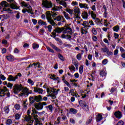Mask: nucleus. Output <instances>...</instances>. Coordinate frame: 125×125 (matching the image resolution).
<instances>
[{"label": "nucleus", "instance_id": "obj_1", "mask_svg": "<svg viewBox=\"0 0 125 125\" xmlns=\"http://www.w3.org/2000/svg\"><path fill=\"white\" fill-rule=\"evenodd\" d=\"M46 90L48 94L47 96H51V97H52L53 99H55V98H56V95L58 94V91L60 90H56V89L49 87L47 88Z\"/></svg>", "mask_w": 125, "mask_h": 125}, {"label": "nucleus", "instance_id": "obj_2", "mask_svg": "<svg viewBox=\"0 0 125 125\" xmlns=\"http://www.w3.org/2000/svg\"><path fill=\"white\" fill-rule=\"evenodd\" d=\"M42 8H52V2L49 0H42Z\"/></svg>", "mask_w": 125, "mask_h": 125}, {"label": "nucleus", "instance_id": "obj_3", "mask_svg": "<svg viewBox=\"0 0 125 125\" xmlns=\"http://www.w3.org/2000/svg\"><path fill=\"white\" fill-rule=\"evenodd\" d=\"M46 18L48 23H49L52 26H55V22L52 19V14L50 13V11H47L46 12Z\"/></svg>", "mask_w": 125, "mask_h": 125}, {"label": "nucleus", "instance_id": "obj_4", "mask_svg": "<svg viewBox=\"0 0 125 125\" xmlns=\"http://www.w3.org/2000/svg\"><path fill=\"white\" fill-rule=\"evenodd\" d=\"M21 6L23 8H25L26 11L28 13H32V7L28 3L25 2V1H22L21 2Z\"/></svg>", "mask_w": 125, "mask_h": 125}, {"label": "nucleus", "instance_id": "obj_5", "mask_svg": "<svg viewBox=\"0 0 125 125\" xmlns=\"http://www.w3.org/2000/svg\"><path fill=\"white\" fill-rule=\"evenodd\" d=\"M0 5L2 7H4L3 8V11H7V12H8V13H11L12 11H11V10H10V9L5 8V7H8V6H9V4H8V3H7V2H6L5 1H2L0 3Z\"/></svg>", "mask_w": 125, "mask_h": 125}, {"label": "nucleus", "instance_id": "obj_6", "mask_svg": "<svg viewBox=\"0 0 125 125\" xmlns=\"http://www.w3.org/2000/svg\"><path fill=\"white\" fill-rule=\"evenodd\" d=\"M23 86H22V84H15L13 86V91L15 94H17V93L20 92L21 90L22 89Z\"/></svg>", "mask_w": 125, "mask_h": 125}, {"label": "nucleus", "instance_id": "obj_7", "mask_svg": "<svg viewBox=\"0 0 125 125\" xmlns=\"http://www.w3.org/2000/svg\"><path fill=\"white\" fill-rule=\"evenodd\" d=\"M73 17L76 19H79L81 18L80 16H81V11L80 8L78 7H76L73 9Z\"/></svg>", "mask_w": 125, "mask_h": 125}, {"label": "nucleus", "instance_id": "obj_8", "mask_svg": "<svg viewBox=\"0 0 125 125\" xmlns=\"http://www.w3.org/2000/svg\"><path fill=\"white\" fill-rule=\"evenodd\" d=\"M24 120L27 122V125H33L34 120L32 118V116L26 115L24 117Z\"/></svg>", "mask_w": 125, "mask_h": 125}, {"label": "nucleus", "instance_id": "obj_9", "mask_svg": "<svg viewBox=\"0 0 125 125\" xmlns=\"http://www.w3.org/2000/svg\"><path fill=\"white\" fill-rule=\"evenodd\" d=\"M46 105H47V104L45 102H42V103H36L35 104V107L37 110H42L43 109V106H46Z\"/></svg>", "mask_w": 125, "mask_h": 125}, {"label": "nucleus", "instance_id": "obj_10", "mask_svg": "<svg viewBox=\"0 0 125 125\" xmlns=\"http://www.w3.org/2000/svg\"><path fill=\"white\" fill-rule=\"evenodd\" d=\"M100 76H98V79L99 82H102V81H104V80L105 79L104 77L105 76H106V75H107V74L103 70L100 72Z\"/></svg>", "mask_w": 125, "mask_h": 125}, {"label": "nucleus", "instance_id": "obj_11", "mask_svg": "<svg viewBox=\"0 0 125 125\" xmlns=\"http://www.w3.org/2000/svg\"><path fill=\"white\" fill-rule=\"evenodd\" d=\"M6 92H8V89L5 86H3L0 88V96H4Z\"/></svg>", "mask_w": 125, "mask_h": 125}, {"label": "nucleus", "instance_id": "obj_12", "mask_svg": "<svg viewBox=\"0 0 125 125\" xmlns=\"http://www.w3.org/2000/svg\"><path fill=\"white\" fill-rule=\"evenodd\" d=\"M63 33L64 34H70V35H72L73 30L72 28H70L69 26H65L63 27Z\"/></svg>", "mask_w": 125, "mask_h": 125}, {"label": "nucleus", "instance_id": "obj_13", "mask_svg": "<svg viewBox=\"0 0 125 125\" xmlns=\"http://www.w3.org/2000/svg\"><path fill=\"white\" fill-rule=\"evenodd\" d=\"M88 14L89 15H91L92 19H94V20H96L97 22H100V21L99 20V19L96 18V14L93 12L92 11H88Z\"/></svg>", "mask_w": 125, "mask_h": 125}, {"label": "nucleus", "instance_id": "obj_14", "mask_svg": "<svg viewBox=\"0 0 125 125\" xmlns=\"http://www.w3.org/2000/svg\"><path fill=\"white\" fill-rule=\"evenodd\" d=\"M29 94V89L27 87L23 88L22 87V90L21 92L20 95L21 96H24V95H28Z\"/></svg>", "mask_w": 125, "mask_h": 125}, {"label": "nucleus", "instance_id": "obj_15", "mask_svg": "<svg viewBox=\"0 0 125 125\" xmlns=\"http://www.w3.org/2000/svg\"><path fill=\"white\" fill-rule=\"evenodd\" d=\"M32 112H33V114H32V116L33 117L34 120H35V122H39V118H38V115H37L36 114H38L39 112L36 111L35 109H33L32 110Z\"/></svg>", "mask_w": 125, "mask_h": 125}, {"label": "nucleus", "instance_id": "obj_16", "mask_svg": "<svg viewBox=\"0 0 125 125\" xmlns=\"http://www.w3.org/2000/svg\"><path fill=\"white\" fill-rule=\"evenodd\" d=\"M54 21L56 20L57 21H60L61 22H62L63 23L65 22V19L64 18V17L61 16H58L55 17V18H54Z\"/></svg>", "mask_w": 125, "mask_h": 125}, {"label": "nucleus", "instance_id": "obj_17", "mask_svg": "<svg viewBox=\"0 0 125 125\" xmlns=\"http://www.w3.org/2000/svg\"><path fill=\"white\" fill-rule=\"evenodd\" d=\"M17 79V76L13 77L12 75H9V77L8 78V81H9V82H15V81H16Z\"/></svg>", "mask_w": 125, "mask_h": 125}, {"label": "nucleus", "instance_id": "obj_18", "mask_svg": "<svg viewBox=\"0 0 125 125\" xmlns=\"http://www.w3.org/2000/svg\"><path fill=\"white\" fill-rule=\"evenodd\" d=\"M35 92H38L39 94H42L43 93V90L41 88H37V87H34Z\"/></svg>", "mask_w": 125, "mask_h": 125}, {"label": "nucleus", "instance_id": "obj_19", "mask_svg": "<svg viewBox=\"0 0 125 125\" xmlns=\"http://www.w3.org/2000/svg\"><path fill=\"white\" fill-rule=\"evenodd\" d=\"M82 17L84 20H87L88 19V14L87 12L84 11L82 14Z\"/></svg>", "mask_w": 125, "mask_h": 125}, {"label": "nucleus", "instance_id": "obj_20", "mask_svg": "<svg viewBox=\"0 0 125 125\" xmlns=\"http://www.w3.org/2000/svg\"><path fill=\"white\" fill-rule=\"evenodd\" d=\"M64 27H57L55 30H54V32H55V33H58V34H60L61 33H62Z\"/></svg>", "mask_w": 125, "mask_h": 125}, {"label": "nucleus", "instance_id": "obj_21", "mask_svg": "<svg viewBox=\"0 0 125 125\" xmlns=\"http://www.w3.org/2000/svg\"><path fill=\"white\" fill-rule=\"evenodd\" d=\"M114 115L115 116L116 118L117 119H121L122 117H123V115L122 114V112L120 111H116L114 113Z\"/></svg>", "mask_w": 125, "mask_h": 125}, {"label": "nucleus", "instance_id": "obj_22", "mask_svg": "<svg viewBox=\"0 0 125 125\" xmlns=\"http://www.w3.org/2000/svg\"><path fill=\"white\" fill-rule=\"evenodd\" d=\"M79 6L81 8H84L85 9H88V5L85 3H80Z\"/></svg>", "mask_w": 125, "mask_h": 125}, {"label": "nucleus", "instance_id": "obj_23", "mask_svg": "<svg viewBox=\"0 0 125 125\" xmlns=\"http://www.w3.org/2000/svg\"><path fill=\"white\" fill-rule=\"evenodd\" d=\"M10 6L12 9H19V7H17L16 2L11 3Z\"/></svg>", "mask_w": 125, "mask_h": 125}, {"label": "nucleus", "instance_id": "obj_24", "mask_svg": "<svg viewBox=\"0 0 125 125\" xmlns=\"http://www.w3.org/2000/svg\"><path fill=\"white\" fill-rule=\"evenodd\" d=\"M34 100L36 101V102H40V101H42V96L39 95L38 96H34Z\"/></svg>", "mask_w": 125, "mask_h": 125}, {"label": "nucleus", "instance_id": "obj_25", "mask_svg": "<svg viewBox=\"0 0 125 125\" xmlns=\"http://www.w3.org/2000/svg\"><path fill=\"white\" fill-rule=\"evenodd\" d=\"M103 119V117L100 114H98L96 117V120L97 122H99Z\"/></svg>", "mask_w": 125, "mask_h": 125}, {"label": "nucleus", "instance_id": "obj_26", "mask_svg": "<svg viewBox=\"0 0 125 125\" xmlns=\"http://www.w3.org/2000/svg\"><path fill=\"white\" fill-rule=\"evenodd\" d=\"M62 7L61 6H57L56 5H54V7L52 8V10H53L54 11H58V10L62 9Z\"/></svg>", "mask_w": 125, "mask_h": 125}, {"label": "nucleus", "instance_id": "obj_27", "mask_svg": "<svg viewBox=\"0 0 125 125\" xmlns=\"http://www.w3.org/2000/svg\"><path fill=\"white\" fill-rule=\"evenodd\" d=\"M51 80H53V81H58V83H59V77L55 76V75H52L50 77Z\"/></svg>", "mask_w": 125, "mask_h": 125}, {"label": "nucleus", "instance_id": "obj_28", "mask_svg": "<svg viewBox=\"0 0 125 125\" xmlns=\"http://www.w3.org/2000/svg\"><path fill=\"white\" fill-rule=\"evenodd\" d=\"M38 24L39 25H42V26H46V25H47L46 22L43 21L42 20H39L38 21Z\"/></svg>", "mask_w": 125, "mask_h": 125}, {"label": "nucleus", "instance_id": "obj_29", "mask_svg": "<svg viewBox=\"0 0 125 125\" xmlns=\"http://www.w3.org/2000/svg\"><path fill=\"white\" fill-rule=\"evenodd\" d=\"M69 111L70 112L71 114H73L74 115H76L77 113H78V110L74 108H71L69 109Z\"/></svg>", "mask_w": 125, "mask_h": 125}, {"label": "nucleus", "instance_id": "obj_30", "mask_svg": "<svg viewBox=\"0 0 125 125\" xmlns=\"http://www.w3.org/2000/svg\"><path fill=\"white\" fill-rule=\"evenodd\" d=\"M6 58L8 61H14V57L12 56H6Z\"/></svg>", "mask_w": 125, "mask_h": 125}, {"label": "nucleus", "instance_id": "obj_31", "mask_svg": "<svg viewBox=\"0 0 125 125\" xmlns=\"http://www.w3.org/2000/svg\"><path fill=\"white\" fill-rule=\"evenodd\" d=\"M113 30L114 32H116V33H118V32L120 31V26L119 25H116L113 27Z\"/></svg>", "mask_w": 125, "mask_h": 125}, {"label": "nucleus", "instance_id": "obj_32", "mask_svg": "<svg viewBox=\"0 0 125 125\" xmlns=\"http://www.w3.org/2000/svg\"><path fill=\"white\" fill-rule=\"evenodd\" d=\"M66 11L68 12L71 16L74 15V10H72L71 9H66Z\"/></svg>", "mask_w": 125, "mask_h": 125}, {"label": "nucleus", "instance_id": "obj_33", "mask_svg": "<svg viewBox=\"0 0 125 125\" xmlns=\"http://www.w3.org/2000/svg\"><path fill=\"white\" fill-rule=\"evenodd\" d=\"M46 109L47 110H49L50 112H52V110H53V107L52 106V105H49L48 106H46Z\"/></svg>", "mask_w": 125, "mask_h": 125}, {"label": "nucleus", "instance_id": "obj_34", "mask_svg": "<svg viewBox=\"0 0 125 125\" xmlns=\"http://www.w3.org/2000/svg\"><path fill=\"white\" fill-rule=\"evenodd\" d=\"M87 33V30L85 29V27H83L81 29V34H82V35H84V34H86Z\"/></svg>", "mask_w": 125, "mask_h": 125}, {"label": "nucleus", "instance_id": "obj_35", "mask_svg": "<svg viewBox=\"0 0 125 125\" xmlns=\"http://www.w3.org/2000/svg\"><path fill=\"white\" fill-rule=\"evenodd\" d=\"M60 5H62L64 7H67V3L65 1H61L60 2Z\"/></svg>", "mask_w": 125, "mask_h": 125}, {"label": "nucleus", "instance_id": "obj_36", "mask_svg": "<svg viewBox=\"0 0 125 125\" xmlns=\"http://www.w3.org/2000/svg\"><path fill=\"white\" fill-rule=\"evenodd\" d=\"M29 101H30V103H31V104H33V103H35V98L34 97H29Z\"/></svg>", "mask_w": 125, "mask_h": 125}, {"label": "nucleus", "instance_id": "obj_37", "mask_svg": "<svg viewBox=\"0 0 125 125\" xmlns=\"http://www.w3.org/2000/svg\"><path fill=\"white\" fill-rule=\"evenodd\" d=\"M4 112H5V114H8L9 113V107L8 106L4 107Z\"/></svg>", "mask_w": 125, "mask_h": 125}, {"label": "nucleus", "instance_id": "obj_38", "mask_svg": "<svg viewBox=\"0 0 125 125\" xmlns=\"http://www.w3.org/2000/svg\"><path fill=\"white\" fill-rule=\"evenodd\" d=\"M20 118H21V114L19 113H17L15 115V119L16 120H20Z\"/></svg>", "mask_w": 125, "mask_h": 125}, {"label": "nucleus", "instance_id": "obj_39", "mask_svg": "<svg viewBox=\"0 0 125 125\" xmlns=\"http://www.w3.org/2000/svg\"><path fill=\"white\" fill-rule=\"evenodd\" d=\"M63 15L65 18L67 19V20H69V19H70V17H69V14L66 13L65 12H63Z\"/></svg>", "mask_w": 125, "mask_h": 125}, {"label": "nucleus", "instance_id": "obj_40", "mask_svg": "<svg viewBox=\"0 0 125 125\" xmlns=\"http://www.w3.org/2000/svg\"><path fill=\"white\" fill-rule=\"evenodd\" d=\"M58 56L59 59H60V60H62V61H64L65 60V59L64 58L63 56L61 55V54H58Z\"/></svg>", "mask_w": 125, "mask_h": 125}, {"label": "nucleus", "instance_id": "obj_41", "mask_svg": "<svg viewBox=\"0 0 125 125\" xmlns=\"http://www.w3.org/2000/svg\"><path fill=\"white\" fill-rule=\"evenodd\" d=\"M12 124V120L11 119H9L6 121V125H9Z\"/></svg>", "mask_w": 125, "mask_h": 125}, {"label": "nucleus", "instance_id": "obj_42", "mask_svg": "<svg viewBox=\"0 0 125 125\" xmlns=\"http://www.w3.org/2000/svg\"><path fill=\"white\" fill-rule=\"evenodd\" d=\"M39 47H40V45H39V44H37L35 43L33 44V49H36V48H39Z\"/></svg>", "mask_w": 125, "mask_h": 125}, {"label": "nucleus", "instance_id": "obj_43", "mask_svg": "<svg viewBox=\"0 0 125 125\" xmlns=\"http://www.w3.org/2000/svg\"><path fill=\"white\" fill-rule=\"evenodd\" d=\"M28 83H29V84H31V85H34V81L33 80H31V79H28L27 81Z\"/></svg>", "mask_w": 125, "mask_h": 125}, {"label": "nucleus", "instance_id": "obj_44", "mask_svg": "<svg viewBox=\"0 0 125 125\" xmlns=\"http://www.w3.org/2000/svg\"><path fill=\"white\" fill-rule=\"evenodd\" d=\"M83 66L81 65L79 67V73L80 74H83Z\"/></svg>", "mask_w": 125, "mask_h": 125}, {"label": "nucleus", "instance_id": "obj_45", "mask_svg": "<svg viewBox=\"0 0 125 125\" xmlns=\"http://www.w3.org/2000/svg\"><path fill=\"white\" fill-rule=\"evenodd\" d=\"M92 122V117H89V119L86 122V125H88Z\"/></svg>", "mask_w": 125, "mask_h": 125}, {"label": "nucleus", "instance_id": "obj_46", "mask_svg": "<svg viewBox=\"0 0 125 125\" xmlns=\"http://www.w3.org/2000/svg\"><path fill=\"white\" fill-rule=\"evenodd\" d=\"M46 47L49 52H51V53H54V51L53 50V49H51L48 46H46Z\"/></svg>", "mask_w": 125, "mask_h": 125}, {"label": "nucleus", "instance_id": "obj_47", "mask_svg": "<svg viewBox=\"0 0 125 125\" xmlns=\"http://www.w3.org/2000/svg\"><path fill=\"white\" fill-rule=\"evenodd\" d=\"M79 104H80V106H81V107H83L86 104H85V102L84 101L81 100L79 102Z\"/></svg>", "mask_w": 125, "mask_h": 125}, {"label": "nucleus", "instance_id": "obj_48", "mask_svg": "<svg viewBox=\"0 0 125 125\" xmlns=\"http://www.w3.org/2000/svg\"><path fill=\"white\" fill-rule=\"evenodd\" d=\"M14 108L16 110H20V104H15Z\"/></svg>", "mask_w": 125, "mask_h": 125}, {"label": "nucleus", "instance_id": "obj_49", "mask_svg": "<svg viewBox=\"0 0 125 125\" xmlns=\"http://www.w3.org/2000/svg\"><path fill=\"white\" fill-rule=\"evenodd\" d=\"M68 68L70 71H74V72L76 71V68H75V66H74V65H71V66H69Z\"/></svg>", "mask_w": 125, "mask_h": 125}, {"label": "nucleus", "instance_id": "obj_50", "mask_svg": "<svg viewBox=\"0 0 125 125\" xmlns=\"http://www.w3.org/2000/svg\"><path fill=\"white\" fill-rule=\"evenodd\" d=\"M84 111H87L88 110V106L85 104L83 106H82Z\"/></svg>", "mask_w": 125, "mask_h": 125}, {"label": "nucleus", "instance_id": "obj_51", "mask_svg": "<svg viewBox=\"0 0 125 125\" xmlns=\"http://www.w3.org/2000/svg\"><path fill=\"white\" fill-rule=\"evenodd\" d=\"M61 119V117H58L57 121L55 122V125H59L60 124V119Z\"/></svg>", "mask_w": 125, "mask_h": 125}, {"label": "nucleus", "instance_id": "obj_52", "mask_svg": "<svg viewBox=\"0 0 125 125\" xmlns=\"http://www.w3.org/2000/svg\"><path fill=\"white\" fill-rule=\"evenodd\" d=\"M78 60H82V54L79 53L76 56Z\"/></svg>", "mask_w": 125, "mask_h": 125}, {"label": "nucleus", "instance_id": "obj_53", "mask_svg": "<svg viewBox=\"0 0 125 125\" xmlns=\"http://www.w3.org/2000/svg\"><path fill=\"white\" fill-rule=\"evenodd\" d=\"M82 25H83V26H84V27H85V28H87V25H88V22H87V21H84L83 22V23L82 24Z\"/></svg>", "mask_w": 125, "mask_h": 125}, {"label": "nucleus", "instance_id": "obj_54", "mask_svg": "<svg viewBox=\"0 0 125 125\" xmlns=\"http://www.w3.org/2000/svg\"><path fill=\"white\" fill-rule=\"evenodd\" d=\"M92 32L93 35H97V31H96V29L94 28H92Z\"/></svg>", "mask_w": 125, "mask_h": 125}, {"label": "nucleus", "instance_id": "obj_55", "mask_svg": "<svg viewBox=\"0 0 125 125\" xmlns=\"http://www.w3.org/2000/svg\"><path fill=\"white\" fill-rule=\"evenodd\" d=\"M51 37H52V38H56V32H55V31H54V30L51 33Z\"/></svg>", "mask_w": 125, "mask_h": 125}, {"label": "nucleus", "instance_id": "obj_56", "mask_svg": "<svg viewBox=\"0 0 125 125\" xmlns=\"http://www.w3.org/2000/svg\"><path fill=\"white\" fill-rule=\"evenodd\" d=\"M63 83H65V84L67 85V86H68V87H71V85L67 81L64 80Z\"/></svg>", "mask_w": 125, "mask_h": 125}, {"label": "nucleus", "instance_id": "obj_57", "mask_svg": "<svg viewBox=\"0 0 125 125\" xmlns=\"http://www.w3.org/2000/svg\"><path fill=\"white\" fill-rule=\"evenodd\" d=\"M109 49L107 48V47L105 46L104 48H102L101 49L102 50H103V52H106Z\"/></svg>", "mask_w": 125, "mask_h": 125}, {"label": "nucleus", "instance_id": "obj_58", "mask_svg": "<svg viewBox=\"0 0 125 125\" xmlns=\"http://www.w3.org/2000/svg\"><path fill=\"white\" fill-rule=\"evenodd\" d=\"M69 93L71 94L72 96H75V92L74 91V89H70Z\"/></svg>", "mask_w": 125, "mask_h": 125}, {"label": "nucleus", "instance_id": "obj_59", "mask_svg": "<svg viewBox=\"0 0 125 125\" xmlns=\"http://www.w3.org/2000/svg\"><path fill=\"white\" fill-rule=\"evenodd\" d=\"M108 63V60L107 59H104L102 61V64H103V65H106V64H107Z\"/></svg>", "mask_w": 125, "mask_h": 125}, {"label": "nucleus", "instance_id": "obj_60", "mask_svg": "<svg viewBox=\"0 0 125 125\" xmlns=\"http://www.w3.org/2000/svg\"><path fill=\"white\" fill-rule=\"evenodd\" d=\"M47 29H48V32H51V31L52 30V26H51V25H48Z\"/></svg>", "mask_w": 125, "mask_h": 125}, {"label": "nucleus", "instance_id": "obj_61", "mask_svg": "<svg viewBox=\"0 0 125 125\" xmlns=\"http://www.w3.org/2000/svg\"><path fill=\"white\" fill-rule=\"evenodd\" d=\"M32 21L34 24V25H37V23H38V21L35 19H32Z\"/></svg>", "mask_w": 125, "mask_h": 125}, {"label": "nucleus", "instance_id": "obj_62", "mask_svg": "<svg viewBox=\"0 0 125 125\" xmlns=\"http://www.w3.org/2000/svg\"><path fill=\"white\" fill-rule=\"evenodd\" d=\"M92 39L93 42H96L97 41V37L96 36H93L92 37Z\"/></svg>", "mask_w": 125, "mask_h": 125}, {"label": "nucleus", "instance_id": "obj_63", "mask_svg": "<svg viewBox=\"0 0 125 125\" xmlns=\"http://www.w3.org/2000/svg\"><path fill=\"white\" fill-rule=\"evenodd\" d=\"M7 87H9L10 88H12V86H13V84L11 83H8L7 84Z\"/></svg>", "mask_w": 125, "mask_h": 125}, {"label": "nucleus", "instance_id": "obj_64", "mask_svg": "<svg viewBox=\"0 0 125 125\" xmlns=\"http://www.w3.org/2000/svg\"><path fill=\"white\" fill-rule=\"evenodd\" d=\"M2 17L4 19H8V17H9V16H8V15H2Z\"/></svg>", "mask_w": 125, "mask_h": 125}]
</instances>
